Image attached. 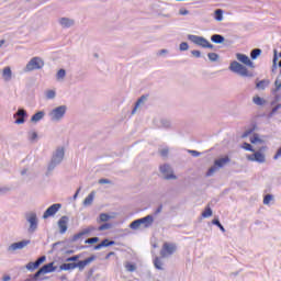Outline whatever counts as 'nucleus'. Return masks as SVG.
I'll list each match as a JSON object with an SVG mask.
<instances>
[{"mask_svg":"<svg viewBox=\"0 0 281 281\" xmlns=\"http://www.w3.org/2000/svg\"><path fill=\"white\" fill-rule=\"evenodd\" d=\"M111 215L106 214V213H101L99 215V218L97 220V223H106L108 221H110Z\"/></svg>","mask_w":281,"mask_h":281,"instance_id":"obj_28","label":"nucleus"},{"mask_svg":"<svg viewBox=\"0 0 281 281\" xmlns=\"http://www.w3.org/2000/svg\"><path fill=\"white\" fill-rule=\"evenodd\" d=\"M140 105H142V97H139L135 102V105L132 110V115H135V113H137V109H139Z\"/></svg>","mask_w":281,"mask_h":281,"instance_id":"obj_41","label":"nucleus"},{"mask_svg":"<svg viewBox=\"0 0 281 281\" xmlns=\"http://www.w3.org/2000/svg\"><path fill=\"white\" fill-rule=\"evenodd\" d=\"M260 54H262V49L260 48H254L251 52H250V58L251 60H256L258 58V56H260Z\"/></svg>","mask_w":281,"mask_h":281,"instance_id":"obj_29","label":"nucleus"},{"mask_svg":"<svg viewBox=\"0 0 281 281\" xmlns=\"http://www.w3.org/2000/svg\"><path fill=\"white\" fill-rule=\"evenodd\" d=\"M241 148H244V150H248L249 153H254V150H255L254 146H251V144H249V143H244Z\"/></svg>","mask_w":281,"mask_h":281,"instance_id":"obj_49","label":"nucleus"},{"mask_svg":"<svg viewBox=\"0 0 281 281\" xmlns=\"http://www.w3.org/2000/svg\"><path fill=\"white\" fill-rule=\"evenodd\" d=\"M236 57H237V60H239V63H243L244 65H247V67H250L251 69H254V67H256L254 65V61H251V59H249V56L238 53L236 55Z\"/></svg>","mask_w":281,"mask_h":281,"instance_id":"obj_15","label":"nucleus"},{"mask_svg":"<svg viewBox=\"0 0 281 281\" xmlns=\"http://www.w3.org/2000/svg\"><path fill=\"white\" fill-rule=\"evenodd\" d=\"M143 281H155L149 272L144 273Z\"/></svg>","mask_w":281,"mask_h":281,"instance_id":"obj_54","label":"nucleus"},{"mask_svg":"<svg viewBox=\"0 0 281 281\" xmlns=\"http://www.w3.org/2000/svg\"><path fill=\"white\" fill-rule=\"evenodd\" d=\"M159 170L161 175H164V179H166L167 181H169V179H177V176L172 173V167H170V165L168 164L161 165L159 167Z\"/></svg>","mask_w":281,"mask_h":281,"instance_id":"obj_9","label":"nucleus"},{"mask_svg":"<svg viewBox=\"0 0 281 281\" xmlns=\"http://www.w3.org/2000/svg\"><path fill=\"white\" fill-rule=\"evenodd\" d=\"M95 243H100V237H91L85 240L86 245H95Z\"/></svg>","mask_w":281,"mask_h":281,"instance_id":"obj_38","label":"nucleus"},{"mask_svg":"<svg viewBox=\"0 0 281 281\" xmlns=\"http://www.w3.org/2000/svg\"><path fill=\"white\" fill-rule=\"evenodd\" d=\"M37 138H38V134L36 132H33V133L30 134V140L31 142H34Z\"/></svg>","mask_w":281,"mask_h":281,"instance_id":"obj_59","label":"nucleus"},{"mask_svg":"<svg viewBox=\"0 0 281 281\" xmlns=\"http://www.w3.org/2000/svg\"><path fill=\"white\" fill-rule=\"evenodd\" d=\"M274 87H276V89H274V91H280V89H281V81H279L278 79L274 81Z\"/></svg>","mask_w":281,"mask_h":281,"instance_id":"obj_63","label":"nucleus"},{"mask_svg":"<svg viewBox=\"0 0 281 281\" xmlns=\"http://www.w3.org/2000/svg\"><path fill=\"white\" fill-rule=\"evenodd\" d=\"M46 97L48 100H54V98H56V91L54 90H48L46 93Z\"/></svg>","mask_w":281,"mask_h":281,"instance_id":"obj_53","label":"nucleus"},{"mask_svg":"<svg viewBox=\"0 0 281 281\" xmlns=\"http://www.w3.org/2000/svg\"><path fill=\"white\" fill-rule=\"evenodd\" d=\"M82 236H83V235H82L81 232L75 234V235L72 236V238L70 239V243H76L77 240H80V238H82Z\"/></svg>","mask_w":281,"mask_h":281,"instance_id":"obj_52","label":"nucleus"},{"mask_svg":"<svg viewBox=\"0 0 281 281\" xmlns=\"http://www.w3.org/2000/svg\"><path fill=\"white\" fill-rule=\"evenodd\" d=\"M187 38L193 43V45H198V47H202L203 49H214V44H211L210 41L203 36L188 34Z\"/></svg>","mask_w":281,"mask_h":281,"instance_id":"obj_1","label":"nucleus"},{"mask_svg":"<svg viewBox=\"0 0 281 281\" xmlns=\"http://www.w3.org/2000/svg\"><path fill=\"white\" fill-rule=\"evenodd\" d=\"M78 260H80V255L66 258V262H78Z\"/></svg>","mask_w":281,"mask_h":281,"instance_id":"obj_47","label":"nucleus"},{"mask_svg":"<svg viewBox=\"0 0 281 281\" xmlns=\"http://www.w3.org/2000/svg\"><path fill=\"white\" fill-rule=\"evenodd\" d=\"M101 245H102V247H113V245H115V240L105 238L101 241Z\"/></svg>","mask_w":281,"mask_h":281,"instance_id":"obj_33","label":"nucleus"},{"mask_svg":"<svg viewBox=\"0 0 281 281\" xmlns=\"http://www.w3.org/2000/svg\"><path fill=\"white\" fill-rule=\"evenodd\" d=\"M214 19H215V21H223V10L222 9L215 10Z\"/></svg>","mask_w":281,"mask_h":281,"instance_id":"obj_32","label":"nucleus"},{"mask_svg":"<svg viewBox=\"0 0 281 281\" xmlns=\"http://www.w3.org/2000/svg\"><path fill=\"white\" fill-rule=\"evenodd\" d=\"M43 117H45V111H38L31 117V122L36 124L37 122H41Z\"/></svg>","mask_w":281,"mask_h":281,"instance_id":"obj_20","label":"nucleus"},{"mask_svg":"<svg viewBox=\"0 0 281 281\" xmlns=\"http://www.w3.org/2000/svg\"><path fill=\"white\" fill-rule=\"evenodd\" d=\"M99 183H100V186H104V184H111L112 182H111V180H109V179H106V178H101V179H99Z\"/></svg>","mask_w":281,"mask_h":281,"instance_id":"obj_56","label":"nucleus"},{"mask_svg":"<svg viewBox=\"0 0 281 281\" xmlns=\"http://www.w3.org/2000/svg\"><path fill=\"white\" fill-rule=\"evenodd\" d=\"M26 221L30 223L29 234H34V232L38 229V217L36 216V213H26Z\"/></svg>","mask_w":281,"mask_h":281,"instance_id":"obj_7","label":"nucleus"},{"mask_svg":"<svg viewBox=\"0 0 281 281\" xmlns=\"http://www.w3.org/2000/svg\"><path fill=\"white\" fill-rule=\"evenodd\" d=\"M85 267H87L85 260H79L78 262H75V269H79V271H85Z\"/></svg>","mask_w":281,"mask_h":281,"instance_id":"obj_31","label":"nucleus"},{"mask_svg":"<svg viewBox=\"0 0 281 281\" xmlns=\"http://www.w3.org/2000/svg\"><path fill=\"white\" fill-rule=\"evenodd\" d=\"M60 207H63V204L60 203H55L53 205H50L43 214V218H49V216H54L56 215V213L58 212V210H60Z\"/></svg>","mask_w":281,"mask_h":281,"instance_id":"obj_11","label":"nucleus"},{"mask_svg":"<svg viewBox=\"0 0 281 281\" xmlns=\"http://www.w3.org/2000/svg\"><path fill=\"white\" fill-rule=\"evenodd\" d=\"M65 115H67V105H59L48 113L52 122H60Z\"/></svg>","mask_w":281,"mask_h":281,"instance_id":"obj_4","label":"nucleus"},{"mask_svg":"<svg viewBox=\"0 0 281 281\" xmlns=\"http://www.w3.org/2000/svg\"><path fill=\"white\" fill-rule=\"evenodd\" d=\"M252 102L254 104H257V106H262L265 105V99L260 98V97H255L252 98Z\"/></svg>","mask_w":281,"mask_h":281,"instance_id":"obj_35","label":"nucleus"},{"mask_svg":"<svg viewBox=\"0 0 281 281\" xmlns=\"http://www.w3.org/2000/svg\"><path fill=\"white\" fill-rule=\"evenodd\" d=\"M65 76H67V70L65 69H59L56 74L57 80H64Z\"/></svg>","mask_w":281,"mask_h":281,"instance_id":"obj_34","label":"nucleus"},{"mask_svg":"<svg viewBox=\"0 0 281 281\" xmlns=\"http://www.w3.org/2000/svg\"><path fill=\"white\" fill-rule=\"evenodd\" d=\"M41 269L44 273H54V271H56V267H54V262L46 263Z\"/></svg>","mask_w":281,"mask_h":281,"instance_id":"obj_22","label":"nucleus"},{"mask_svg":"<svg viewBox=\"0 0 281 281\" xmlns=\"http://www.w3.org/2000/svg\"><path fill=\"white\" fill-rule=\"evenodd\" d=\"M63 159H65V148L58 147L53 154L50 162L48 164V172H52V170H54L56 166H60V164H63Z\"/></svg>","mask_w":281,"mask_h":281,"instance_id":"obj_2","label":"nucleus"},{"mask_svg":"<svg viewBox=\"0 0 281 281\" xmlns=\"http://www.w3.org/2000/svg\"><path fill=\"white\" fill-rule=\"evenodd\" d=\"M207 58H209V60H211V63H216L218 60L220 56L216 53H209Z\"/></svg>","mask_w":281,"mask_h":281,"instance_id":"obj_39","label":"nucleus"},{"mask_svg":"<svg viewBox=\"0 0 281 281\" xmlns=\"http://www.w3.org/2000/svg\"><path fill=\"white\" fill-rule=\"evenodd\" d=\"M154 267L155 269H158V271H164V261H161V258L155 257Z\"/></svg>","mask_w":281,"mask_h":281,"instance_id":"obj_24","label":"nucleus"},{"mask_svg":"<svg viewBox=\"0 0 281 281\" xmlns=\"http://www.w3.org/2000/svg\"><path fill=\"white\" fill-rule=\"evenodd\" d=\"M154 124L157 128H170L171 123L168 119H154Z\"/></svg>","mask_w":281,"mask_h":281,"instance_id":"obj_14","label":"nucleus"},{"mask_svg":"<svg viewBox=\"0 0 281 281\" xmlns=\"http://www.w3.org/2000/svg\"><path fill=\"white\" fill-rule=\"evenodd\" d=\"M248 161H257V164H265L267 159L265 158V154L260 151H256L255 154L247 156Z\"/></svg>","mask_w":281,"mask_h":281,"instance_id":"obj_12","label":"nucleus"},{"mask_svg":"<svg viewBox=\"0 0 281 281\" xmlns=\"http://www.w3.org/2000/svg\"><path fill=\"white\" fill-rule=\"evenodd\" d=\"M161 157H168V148H164L160 150Z\"/></svg>","mask_w":281,"mask_h":281,"instance_id":"obj_64","label":"nucleus"},{"mask_svg":"<svg viewBox=\"0 0 281 281\" xmlns=\"http://www.w3.org/2000/svg\"><path fill=\"white\" fill-rule=\"evenodd\" d=\"M189 155H192V157H201V153L194 149H189L188 150Z\"/></svg>","mask_w":281,"mask_h":281,"instance_id":"obj_55","label":"nucleus"},{"mask_svg":"<svg viewBox=\"0 0 281 281\" xmlns=\"http://www.w3.org/2000/svg\"><path fill=\"white\" fill-rule=\"evenodd\" d=\"M91 232H95V227L94 226H88L87 228L81 231V234H82V236H88V234H91Z\"/></svg>","mask_w":281,"mask_h":281,"instance_id":"obj_43","label":"nucleus"},{"mask_svg":"<svg viewBox=\"0 0 281 281\" xmlns=\"http://www.w3.org/2000/svg\"><path fill=\"white\" fill-rule=\"evenodd\" d=\"M58 23L64 29L74 27V25H76V21H74V19H69V18H60L58 20Z\"/></svg>","mask_w":281,"mask_h":281,"instance_id":"obj_16","label":"nucleus"},{"mask_svg":"<svg viewBox=\"0 0 281 281\" xmlns=\"http://www.w3.org/2000/svg\"><path fill=\"white\" fill-rule=\"evenodd\" d=\"M203 218H210L212 216V209L206 207L205 211L202 213Z\"/></svg>","mask_w":281,"mask_h":281,"instance_id":"obj_48","label":"nucleus"},{"mask_svg":"<svg viewBox=\"0 0 281 281\" xmlns=\"http://www.w3.org/2000/svg\"><path fill=\"white\" fill-rule=\"evenodd\" d=\"M93 260H95L94 255L90 256L89 258L85 259L83 261L86 262V266H87V265H91V262H93Z\"/></svg>","mask_w":281,"mask_h":281,"instance_id":"obj_57","label":"nucleus"},{"mask_svg":"<svg viewBox=\"0 0 281 281\" xmlns=\"http://www.w3.org/2000/svg\"><path fill=\"white\" fill-rule=\"evenodd\" d=\"M45 260H47L46 256H41L40 258H37L35 260V266L41 267L43 265V262H45Z\"/></svg>","mask_w":281,"mask_h":281,"instance_id":"obj_46","label":"nucleus"},{"mask_svg":"<svg viewBox=\"0 0 281 281\" xmlns=\"http://www.w3.org/2000/svg\"><path fill=\"white\" fill-rule=\"evenodd\" d=\"M175 251H177V245L170 244V243H165L160 250V256H161V258H168V257L172 256V254H175Z\"/></svg>","mask_w":281,"mask_h":281,"instance_id":"obj_8","label":"nucleus"},{"mask_svg":"<svg viewBox=\"0 0 281 281\" xmlns=\"http://www.w3.org/2000/svg\"><path fill=\"white\" fill-rule=\"evenodd\" d=\"M267 87H269V80H267V79H263L256 83V88L260 89L261 91H265V89H267Z\"/></svg>","mask_w":281,"mask_h":281,"instance_id":"obj_26","label":"nucleus"},{"mask_svg":"<svg viewBox=\"0 0 281 281\" xmlns=\"http://www.w3.org/2000/svg\"><path fill=\"white\" fill-rule=\"evenodd\" d=\"M45 61L41 57H33L25 66V71H35L36 69H43Z\"/></svg>","mask_w":281,"mask_h":281,"instance_id":"obj_6","label":"nucleus"},{"mask_svg":"<svg viewBox=\"0 0 281 281\" xmlns=\"http://www.w3.org/2000/svg\"><path fill=\"white\" fill-rule=\"evenodd\" d=\"M125 269H126V271L133 272V271H135V269H137V267H135L134 263L127 262L125 265Z\"/></svg>","mask_w":281,"mask_h":281,"instance_id":"obj_51","label":"nucleus"},{"mask_svg":"<svg viewBox=\"0 0 281 281\" xmlns=\"http://www.w3.org/2000/svg\"><path fill=\"white\" fill-rule=\"evenodd\" d=\"M26 269L27 271H36V269H38V266H36L35 261L34 262L31 261L26 265Z\"/></svg>","mask_w":281,"mask_h":281,"instance_id":"obj_44","label":"nucleus"},{"mask_svg":"<svg viewBox=\"0 0 281 281\" xmlns=\"http://www.w3.org/2000/svg\"><path fill=\"white\" fill-rule=\"evenodd\" d=\"M154 221H155V218L153 217V215H147L142 218V225H144V227H150V225H153Z\"/></svg>","mask_w":281,"mask_h":281,"instance_id":"obj_23","label":"nucleus"},{"mask_svg":"<svg viewBox=\"0 0 281 281\" xmlns=\"http://www.w3.org/2000/svg\"><path fill=\"white\" fill-rule=\"evenodd\" d=\"M30 239H24L18 243H13L8 247V251H16V249H23L30 245Z\"/></svg>","mask_w":281,"mask_h":281,"instance_id":"obj_13","label":"nucleus"},{"mask_svg":"<svg viewBox=\"0 0 281 281\" xmlns=\"http://www.w3.org/2000/svg\"><path fill=\"white\" fill-rule=\"evenodd\" d=\"M45 272H43V269L40 268L34 274H30V279L32 281H38V280H43L41 279V276H43Z\"/></svg>","mask_w":281,"mask_h":281,"instance_id":"obj_25","label":"nucleus"},{"mask_svg":"<svg viewBox=\"0 0 281 281\" xmlns=\"http://www.w3.org/2000/svg\"><path fill=\"white\" fill-rule=\"evenodd\" d=\"M232 161V159H229V156H225L223 158H218L214 161V166L211 167L207 172H206V177H212L214 172H216V170L221 169V168H225L226 164H229Z\"/></svg>","mask_w":281,"mask_h":281,"instance_id":"obj_5","label":"nucleus"},{"mask_svg":"<svg viewBox=\"0 0 281 281\" xmlns=\"http://www.w3.org/2000/svg\"><path fill=\"white\" fill-rule=\"evenodd\" d=\"M14 124H25V119L18 116V119L14 121Z\"/></svg>","mask_w":281,"mask_h":281,"instance_id":"obj_62","label":"nucleus"},{"mask_svg":"<svg viewBox=\"0 0 281 281\" xmlns=\"http://www.w3.org/2000/svg\"><path fill=\"white\" fill-rule=\"evenodd\" d=\"M190 49V45L188 44V42H182L180 44V52H188Z\"/></svg>","mask_w":281,"mask_h":281,"instance_id":"obj_50","label":"nucleus"},{"mask_svg":"<svg viewBox=\"0 0 281 281\" xmlns=\"http://www.w3.org/2000/svg\"><path fill=\"white\" fill-rule=\"evenodd\" d=\"M213 225H216V227H218V229H221V232L225 233V226H223V224H221V221L218 218H214L212 221Z\"/></svg>","mask_w":281,"mask_h":281,"instance_id":"obj_40","label":"nucleus"},{"mask_svg":"<svg viewBox=\"0 0 281 281\" xmlns=\"http://www.w3.org/2000/svg\"><path fill=\"white\" fill-rule=\"evenodd\" d=\"M273 201V195L272 194H266L263 198V205H269Z\"/></svg>","mask_w":281,"mask_h":281,"instance_id":"obj_45","label":"nucleus"},{"mask_svg":"<svg viewBox=\"0 0 281 281\" xmlns=\"http://www.w3.org/2000/svg\"><path fill=\"white\" fill-rule=\"evenodd\" d=\"M8 192H10V188H8V187L0 188V195L1 194H8Z\"/></svg>","mask_w":281,"mask_h":281,"instance_id":"obj_60","label":"nucleus"},{"mask_svg":"<svg viewBox=\"0 0 281 281\" xmlns=\"http://www.w3.org/2000/svg\"><path fill=\"white\" fill-rule=\"evenodd\" d=\"M273 53H274V56H273L272 71H276V69H278V49H274Z\"/></svg>","mask_w":281,"mask_h":281,"instance_id":"obj_42","label":"nucleus"},{"mask_svg":"<svg viewBox=\"0 0 281 281\" xmlns=\"http://www.w3.org/2000/svg\"><path fill=\"white\" fill-rule=\"evenodd\" d=\"M228 69L233 71V74H238V76H243V78H252L254 74L249 72L247 67H245L243 64L234 60L231 63Z\"/></svg>","mask_w":281,"mask_h":281,"instance_id":"obj_3","label":"nucleus"},{"mask_svg":"<svg viewBox=\"0 0 281 281\" xmlns=\"http://www.w3.org/2000/svg\"><path fill=\"white\" fill-rule=\"evenodd\" d=\"M179 14L181 16H188V14H190V11L182 8V9L179 10Z\"/></svg>","mask_w":281,"mask_h":281,"instance_id":"obj_58","label":"nucleus"},{"mask_svg":"<svg viewBox=\"0 0 281 281\" xmlns=\"http://www.w3.org/2000/svg\"><path fill=\"white\" fill-rule=\"evenodd\" d=\"M191 54L194 58H201V50H191Z\"/></svg>","mask_w":281,"mask_h":281,"instance_id":"obj_61","label":"nucleus"},{"mask_svg":"<svg viewBox=\"0 0 281 281\" xmlns=\"http://www.w3.org/2000/svg\"><path fill=\"white\" fill-rule=\"evenodd\" d=\"M59 227V234H67L68 225H69V216L64 215L57 222Z\"/></svg>","mask_w":281,"mask_h":281,"instance_id":"obj_10","label":"nucleus"},{"mask_svg":"<svg viewBox=\"0 0 281 281\" xmlns=\"http://www.w3.org/2000/svg\"><path fill=\"white\" fill-rule=\"evenodd\" d=\"M113 225L111 223H104L98 227V232H104L106 229H111Z\"/></svg>","mask_w":281,"mask_h":281,"instance_id":"obj_37","label":"nucleus"},{"mask_svg":"<svg viewBox=\"0 0 281 281\" xmlns=\"http://www.w3.org/2000/svg\"><path fill=\"white\" fill-rule=\"evenodd\" d=\"M280 109H281V103H278L274 108H272V110L268 114V117H273L276 115V113H278V111H280Z\"/></svg>","mask_w":281,"mask_h":281,"instance_id":"obj_36","label":"nucleus"},{"mask_svg":"<svg viewBox=\"0 0 281 281\" xmlns=\"http://www.w3.org/2000/svg\"><path fill=\"white\" fill-rule=\"evenodd\" d=\"M131 229H139L142 227V218L135 220L130 224Z\"/></svg>","mask_w":281,"mask_h":281,"instance_id":"obj_30","label":"nucleus"},{"mask_svg":"<svg viewBox=\"0 0 281 281\" xmlns=\"http://www.w3.org/2000/svg\"><path fill=\"white\" fill-rule=\"evenodd\" d=\"M2 78L4 82H10V80H12V68H10V66L3 68Z\"/></svg>","mask_w":281,"mask_h":281,"instance_id":"obj_17","label":"nucleus"},{"mask_svg":"<svg viewBox=\"0 0 281 281\" xmlns=\"http://www.w3.org/2000/svg\"><path fill=\"white\" fill-rule=\"evenodd\" d=\"M93 199H95V191L90 192L89 195L83 200L85 207L93 205Z\"/></svg>","mask_w":281,"mask_h":281,"instance_id":"obj_19","label":"nucleus"},{"mask_svg":"<svg viewBox=\"0 0 281 281\" xmlns=\"http://www.w3.org/2000/svg\"><path fill=\"white\" fill-rule=\"evenodd\" d=\"M212 43H215L216 45H222V43H225V36L221 34H213L211 36Z\"/></svg>","mask_w":281,"mask_h":281,"instance_id":"obj_21","label":"nucleus"},{"mask_svg":"<svg viewBox=\"0 0 281 281\" xmlns=\"http://www.w3.org/2000/svg\"><path fill=\"white\" fill-rule=\"evenodd\" d=\"M76 269V262L67 261V263H61L59 266V271H74Z\"/></svg>","mask_w":281,"mask_h":281,"instance_id":"obj_18","label":"nucleus"},{"mask_svg":"<svg viewBox=\"0 0 281 281\" xmlns=\"http://www.w3.org/2000/svg\"><path fill=\"white\" fill-rule=\"evenodd\" d=\"M13 117H23L25 120L27 117V111H25V109H23V108H20V109H18V111L13 115Z\"/></svg>","mask_w":281,"mask_h":281,"instance_id":"obj_27","label":"nucleus"}]
</instances>
